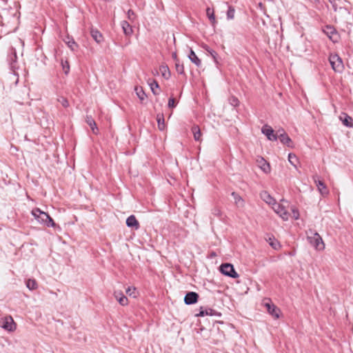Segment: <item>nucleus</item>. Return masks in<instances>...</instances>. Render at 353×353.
I'll return each mask as SVG.
<instances>
[{
	"instance_id": "nucleus-1",
	"label": "nucleus",
	"mask_w": 353,
	"mask_h": 353,
	"mask_svg": "<svg viewBox=\"0 0 353 353\" xmlns=\"http://www.w3.org/2000/svg\"><path fill=\"white\" fill-rule=\"evenodd\" d=\"M31 213L39 223L44 224L48 227H54L55 225L53 219L49 214L41 211L39 208L33 209Z\"/></svg>"
},
{
	"instance_id": "nucleus-2",
	"label": "nucleus",
	"mask_w": 353,
	"mask_h": 353,
	"mask_svg": "<svg viewBox=\"0 0 353 353\" xmlns=\"http://www.w3.org/2000/svg\"><path fill=\"white\" fill-rule=\"evenodd\" d=\"M307 239L309 243L317 250H323L325 244L321 236L317 233L310 230L307 232Z\"/></svg>"
},
{
	"instance_id": "nucleus-3",
	"label": "nucleus",
	"mask_w": 353,
	"mask_h": 353,
	"mask_svg": "<svg viewBox=\"0 0 353 353\" xmlns=\"http://www.w3.org/2000/svg\"><path fill=\"white\" fill-rule=\"evenodd\" d=\"M0 326L5 330L12 332L17 329V324L11 316H6L0 319Z\"/></svg>"
},
{
	"instance_id": "nucleus-4",
	"label": "nucleus",
	"mask_w": 353,
	"mask_h": 353,
	"mask_svg": "<svg viewBox=\"0 0 353 353\" xmlns=\"http://www.w3.org/2000/svg\"><path fill=\"white\" fill-rule=\"evenodd\" d=\"M285 202L284 200H281V203H276L273 207L274 211L279 215L280 217L282 218L283 220L287 221L288 220L290 217V214L288 212L285 206L284 205L283 203ZM285 203H287L285 201Z\"/></svg>"
},
{
	"instance_id": "nucleus-5",
	"label": "nucleus",
	"mask_w": 353,
	"mask_h": 353,
	"mask_svg": "<svg viewBox=\"0 0 353 353\" xmlns=\"http://www.w3.org/2000/svg\"><path fill=\"white\" fill-rule=\"evenodd\" d=\"M330 63L332 69L337 72H341L343 70V63L342 59L337 54H332L330 57Z\"/></svg>"
},
{
	"instance_id": "nucleus-6",
	"label": "nucleus",
	"mask_w": 353,
	"mask_h": 353,
	"mask_svg": "<svg viewBox=\"0 0 353 353\" xmlns=\"http://www.w3.org/2000/svg\"><path fill=\"white\" fill-rule=\"evenodd\" d=\"M220 270L222 274L228 276L232 278L239 277V274L234 270V268L232 264L225 263L222 264L220 267Z\"/></svg>"
},
{
	"instance_id": "nucleus-7",
	"label": "nucleus",
	"mask_w": 353,
	"mask_h": 353,
	"mask_svg": "<svg viewBox=\"0 0 353 353\" xmlns=\"http://www.w3.org/2000/svg\"><path fill=\"white\" fill-rule=\"evenodd\" d=\"M262 133L266 136L270 141H276L275 132L272 128L268 125H265L261 129Z\"/></svg>"
},
{
	"instance_id": "nucleus-8",
	"label": "nucleus",
	"mask_w": 353,
	"mask_h": 353,
	"mask_svg": "<svg viewBox=\"0 0 353 353\" xmlns=\"http://www.w3.org/2000/svg\"><path fill=\"white\" fill-rule=\"evenodd\" d=\"M313 179L319 192L322 195H327L329 192L324 183L319 179L318 176H314Z\"/></svg>"
},
{
	"instance_id": "nucleus-9",
	"label": "nucleus",
	"mask_w": 353,
	"mask_h": 353,
	"mask_svg": "<svg viewBox=\"0 0 353 353\" xmlns=\"http://www.w3.org/2000/svg\"><path fill=\"white\" fill-rule=\"evenodd\" d=\"M114 296L117 300L119 303L123 306L128 304V298L123 294L122 291L116 290L114 292Z\"/></svg>"
},
{
	"instance_id": "nucleus-10",
	"label": "nucleus",
	"mask_w": 353,
	"mask_h": 353,
	"mask_svg": "<svg viewBox=\"0 0 353 353\" xmlns=\"http://www.w3.org/2000/svg\"><path fill=\"white\" fill-rule=\"evenodd\" d=\"M199 295L197 293L190 292L186 294L184 298V302L187 305H191L197 302Z\"/></svg>"
},
{
	"instance_id": "nucleus-11",
	"label": "nucleus",
	"mask_w": 353,
	"mask_h": 353,
	"mask_svg": "<svg viewBox=\"0 0 353 353\" xmlns=\"http://www.w3.org/2000/svg\"><path fill=\"white\" fill-rule=\"evenodd\" d=\"M265 306L268 310V312L275 319H278L279 317V310L271 303H265Z\"/></svg>"
},
{
	"instance_id": "nucleus-12",
	"label": "nucleus",
	"mask_w": 353,
	"mask_h": 353,
	"mask_svg": "<svg viewBox=\"0 0 353 353\" xmlns=\"http://www.w3.org/2000/svg\"><path fill=\"white\" fill-rule=\"evenodd\" d=\"M258 166L265 173H268L270 172V164L263 158L262 156H260L259 159H257Z\"/></svg>"
},
{
	"instance_id": "nucleus-13",
	"label": "nucleus",
	"mask_w": 353,
	"mask_h": 353,
	"mask_svg": "<svg viewBox=\"0 0 353 353\" xmlns=\"http://www.w3.org/2000/svg\"><path fill=\"white\" fill-rule=\"evenodd\" d=\"M261 198L268 205H272V207L276 203L275 199L267 192H263L261 194Z\"/></svg>"
},
{
	"instance_id": "nucleus-14",
	"label": "nucleus",
	"mask_w": 353,
	"mask_h": 353,
	"mask_svg": "<svg viewBox=\"0 0 353 353\" xmlns=\"http://www.w3.org/2000/svg\"><path fill=\"white\" fill-rule=\"evenodd\" d=\"M126 225L130 228H134L135 229H138L139 227V224L136 217L134 215H130L126 219Z\"/></svg>"
},
{
	"instance_id": "nucleus-15",
	"label": "nucleus",
	"mask_w": 353,
	"mask_h": 353,
	"mask_svg": "<svg viewBox=\"0 0 353 353\" xmlns=\"http://www.w3.org/2000/svg\"><path fill=\"white\" fill-rule=\"evenodd\" d=\"M278 139L283 145H285L286 146H288L289 148L293 147V142H292V139L290 138V137L288 135V134H285V135H280V138H279Z\"/></svg>"
},
{
	"instance_id": "nucleus-16",
	"label": "nucleus",
	"mask_w": 353,
	"mask_h": 353,
	"mask_svg": "<svg viewBox=\"0 0 353 353\" xmlns=\"http://www.w3.org/2000/svg\"><path fill=\"white\" fill-rule=\"evenodd\" d=\"M189 59L194 63L197 67H200L201 65V61L198 58L195 52L190 49V54L188 55Z\"/></svg>"
},
{
	"instance_id": "nucleus-17",
	"label": "nucleus",
	"mask_w": 353,
	"mask_h": 353,
	"mask_svg": "<svg viewBox=\"0 0 353 353\" xmlns=\"http://www.w3.org/2000/svg\"><path fill=\"white\" fill-rule=\"evenodd\" d=\"M343 117H344L342 116L340 117V119L342 121L343 125L347 127L352 128L353 126L352 118L346 114H343Z\"/></svg>"
},
{
	"instance_id": "nucleus-18",
	"label": "nucleus",
	"mask_w": 353,
	"mask_h": 353,
	"mask_svg": "<svg viewBox=\"0 0 353 353\" xmlns=\"http://www.w3.org/2000/svg\"><path fill=\"white\" fill-rule=\"evenodd\" d=\"M121 27L125 35H130L133 32L131 26L126 21H123L121 22Z\"/></svg>"
},
{
	"instance_id": "nucleus-19",
	"label": "nucleus",
	"mask_w": 353,
	"mask_h": 353,
	"mask_svg": "<svg viewBox=\"0 0 353 353\" xmlns=\"http://www.w3.org/2000/svg\"><path fill=\"white\" fill-rule=\"evenodd\" d=\"M17 53H16L15 50L14 49H12V52L9 56V61H10V68L13 70L16 68L15 63L17 61Z\"/></svg>"
},
{
	"instance_id": "nucleus-20",
	"label": "nucleus",
	"mask_w": 353,
	"mask_h": 353,
	"mask_svg": "<svg viewBox=\"0 0 353 353\" xmlns=\"http://www.w3.org/2000/svg\"><path fill=\"white\" fill-rule=\"evenodd\" d=\"M159 70L161 72L162 76L165 79H168L170 77L171 74H170V69L168 65H161L159 68Z\"/></svg>"
},
{
	"instance_id": "nucleus-21",
	"label": "nucleus",
	"mask_w": 353,
	"mask_h": 353,
	"mask_svg": "<svg viewBox=\"0 0 353 353\" xmlns=\"http://www.w3.org/2000/svg\"><path fill=\"white\" fill-rule=\"evenodd\" d=\"M86 123L90 125L93 133L97 134V131L98 130V128L97 127V124H96L94 120L92 119V117L91 116L86 117Z\"/></svg>"
},
{
	"instance_id": "nucleus-22",
	"label": "nucleus",
	"mask_w": 353,
	"mask_h": 353,
	"mask_svg": "<svg viewBox=\"0 0 353 353\" xmlns=\"http://www.w3.org/2000/svg\"><path fill=\"white\" fill-rule=\"evenodd\" d=\"M157 120L158 123V128L160 130H164L165 125V119L163 114H158L157 116Z\"/></svg>"
},
{
	"instance_id": "nucleus-23",
	"label": "nucleus",
	"mask_w": 353,
	"mask_h": 353,
	"mask_svg": "<svg viewBox=\"0 0 353 353\" xmlns=\"http://www.w3.org/2000/svg\"><path fill=\"white\" fill-rule=\"evenodd\" d=\"M91 35L95 41L100 43L103 40L102 34L97 30H92Z\"/></svg>"
},
{
	"instance_id": "nucleus-24",
	"label": "nucleus",
	"mask_w": 353,
	"mask_h": 353,
	"mask_svg": "<svg viewBox=\"0 0 353 353\" xmlns=\"http://www.w3.org/2000/svg\"><path fill=\"white\" fill-rule=\"evenodd\" d=\"M214 313H215V311L212 309H210V308L203 309L201 307L200 312L198 314H196V316H204L205 315L212 316L214 314Z\"/></svg>"
},
{
	"instance_id": "nucleus-25",
	"label": "nucleus",
	"mask_w": 353,
	"mask_h": 353,
	"mask_svg": "<svg viewBox=\"0 0 353 353\" xmlns=\"http://www.w3.org/2000/svg\"><path fill=\"white\" fill-rule=\"evenodd\" d=\"M134 90H135L137 96L139 97L140 101H143L145 99L146 95H145V92L142 89V88L137 86V87H135Z\"/></svg>"
},
{
	"instance_id": "nucleus-26",
	"label": "nucleus",
	"mask_w": 353,
	"mask_h": 353,
	"mask_svg": "<svg viewBox=\"0 0 353 353\" xmlns=\"http://www.w3.org/2000/svg\"><path fill=\"white\" fill-rule=\"evenodd\" d=\"M194 134V138L196 141H199L201 137L200 128L198 125H194L192 128Z\"/></svg>"
},
{
	"instance_id": "nucleus-27",
	"label": "nucleus",
	"mask_w": 353,
	"mask_h": 353,
	"mask_svg": "<svg viewBox=\"0 0 353 353\" xmlns=\"http://www.w3.org/2000/svg\"><path fill=\"white\" fill-rule=\"evenodd\" d=\"M203 48L210 54L216 63H218V54L214 50L210 49L208 46L205 45Z\"/></svg>"
},
{
	"instance_id": "nucleus-28",
	"label": "nucleus",
	"mask_w": 353,
	"mask_h": 353,
	"mask_svg": "<svg viewBox=\"0 0 353 353\" xmlns=\"http://www.w3.org/2000/svg\"><path fill=\"white\" fill-rule=\"evenodd\" d=\"M206 14L212 24L216 23L214 10L210 8L206 9Z\"/></svg>"
},
{
	"instance_id": "nucleus-29",
	"label": "nucleus",
	"mask_w": 353,
	"mask_h": 353,
	"mask_svg": "<svg viewBox=\"0 0 353 353\" xmlns=\"http://www.w3.org/2000/svg\"><path fill=\"white\" fill-rule=\"evenodd\" d=\"M175 68L179 74H182L184 73L183 64L181 63L180 60H176L175 62Z\"/></svg>"
},
{
	"instance_id": "nucleus-30",
	"label": "nucleus",
	"mask_w": 353,
	"mask_h": 353,
	"mask_svg": "<svg viewBox=\"0 0 353 353\" xmlns=\"http://www.w3.org/2000/svg\"><path fill=\"white\" fill-rule=\"evenodd\" d=\"M232 196L236 204H241V205H243V200L240 195H239L236 192H233L232 193Z\"/></svg>"
},
{
	"instance_id": "nucleus-31",
	"label": "nucleus",
	"mask_w": 353,
	"mask_h": 353,
	"mask_svg": "<svg viewBox=\"0 0 353 353\" xmlns=\"http://www.w3.org/2000/svg\"><path fill=\"white\" fill-rule=\"evenodd\" d=\"M26 286L30 290H34L37 287V283L34 279H28L26 282Z\"/></svg>"
},
{
	"instance_id": "nucleus-32",
	"label": "nucleus",
	"mask_w": 353,
	"mask_h": 353,
	"mask_svg": "<svg viewBox=\"0 0 353 353\" xmlns=\"http://www.w3.org/2000/svg\"><path fill=\"white\" fill-rule=\"evenodd\" d=\"M65 42L66 43L68 46L72 50H75V47H77V44H76V43H75V41H74L73 39H70L69 37H68L67 40H65Z\"/></svg>"
},
{
	"instance_id": "nucleus-33",
	"label": "nucleus",
	"mask_w": 353,
	"mask_h": 353,
	"mask_svg": "<svg viewBox=\"0 0 353 353\" xmlns=\"http://www.w3.org/2000/svg\"><path fill=\"white\" fill-rule=\"evenodd\" d=\"M234 13H235L234 8H232V6H230L228 8V10L227 12L228 19H230V20L233 19L234 17Z\"/></svg>"
},
{
	"instance_id": "nucleus-34",
	"label": "nucleus",
	"mask_w": 353,
	"mask_h": 353,
	"mask_svg": "<svg viewBox=\"0 0 353 353\" xmlns=\"http://www.w3.org/2000/svg\"><path fill=\"white\" fill-rule=\"evenodd\" d=\"M150 86L151 90L152 91L153 94H157L158 93L156 92L155 89L159 88L158 83L155 80H153L152 82L150 83Z\"/></svg>"
},
{
	"instance_id": "nucleus-35",
	"label": "nucleus",
	"mask_w": 353,
	"mask_h": 353,
	"mask_svg": "<svg viewBox=\"0 0 353 353\" xmlns=\"http://www.w3.org/2000/svg\"><path fill=\"white\" fill-rule=\"evenodd\" d=\"M57 100L64 108L68 107L69 103L65 97H60L57 99Z\"/></svg>"
},
{
	"instance_id": "nucleus-36",
	"label": "nucleus",
	"mask_w": 353,
	"mask_h": 353,
	"mask_svg": "<svg viewBox=\"0 0 353 353\" xmlns=\"http://www.w3.org/2000/svg\"><path fill=\"white\" fill-rule=\"evenodd\" d=\"M135 291H136L135 288H132V287H128L125 290L126 294H128L129 296H132L133 297H136Z\"/></svg>"
},
{
	"instance_id": "nucleus-37",
	"label": "nucleus",
	"mask_w": 353,
	"mask_h": 353,
	"mask_svg": "<svg viewBox=\"0 0 353 353\" xmlns=\"http://www.w3.org/2000/svg\"><path fill=\"white\" fill-rule=\"evenodd\" d=\"M270 245L275 250L280 247L279 243L274 239H269Z\"/></svg>"
},
{
	"instance_id": "nucleus-38",
	"label": "nucleus",
	"mask_w": 353,
	"mask_h": 353,
	"mask_svg": "<svg viewBox=\"0 0 353 353\" xmlns=\"http://www.w3.org/2000/svg\"><path fill=\"white\" fill-rule=\"evenodd\" d=\"M288 159L289 162L293 165L294 166H296V163L298 161L297 156H288Z\"/></svg>"
},
{
	"instance_id": "nucleus-39",
	"label": "nucleus",
	"mask_w": 353,
	"mask_h": 353,
	"mask_svg": "<svg viewBox=\"0 0 353 353\" xmlns=\"http://www.w3.org/2000/svg\"><path fill=\"white\" fill-rule=\"evenodd\" d=\"M127 15H128V19L130 21H133L135 19V14L133 10H129L127 12Z\"/></svg>"
},
{
	"instance_id": "nucleus-40",
	"label": "nucleus",
	"mask_w": 353,
	"mask_h": 353,
	"mask_svg": "<svg viewBox=\"0 0 353 353\" xmlns=\"http://www.w3.org/2000/svg\"><path fill=\"white\" fill-rule=\"evenodd\" d=\"M285 134H287L285 130L282 128L281 129H279L277 130L276 132H275V136L276 137V140L280 138V135H285Z\"/></svg>"
},
{
	"instance_id": "nucleus-41",
	"label": "nucleus",
	"mask_w": 353,
	"mask_h": 353,
	"mask_svg": "<svg viewBox=\"0 0 353 353\" xmlns=\"http://www.w3.org/2000/svg\"><path fill=\"white\" fill-rule=\"evenodd\" d=\"M212 213L214 215V216H220L221 215V210L219 208H214L212 210Z\"/></svg>"
},
{
	"instance_id": "nucleus-42",
	"label": "nucleus",
	"mask_w": 353,
	"mask_h": 353,
	"mask_svg": "<svg viewBox=\"0 0 353 353\" xmlns=\"http://www.w3.org/2000/svg\"><path fill=\"white\" fill-rule=\"evenodd\" d=\"M168 105L170 108H174L176 106L175 99L174 98H170Z\"/></svg>"
},
{
	"instance_id": "nucleus-43",
	"label": "nucleus",
	"mask_w": 353,
	"mask_h": 353,
	"mask_svg": "<svg viewBox=\"0 0 353 353\" xmlns=\"http://www.w3.org/2000/svg\"><path fill=\"white\" fill-rule=\"evenodd\" d=\"M292 216L294 219L297 220L299 217V213L298 210L292 208Z\"/></svg>"
},
{
	"instance_id": "nucleus-44",
	"label": "nucleus",
	"mask_w": 353,
	"mask_h": 353,
	"mask_svg": "<svg viewBox=\"0 0 353 353\" xmlns=\"http://www.w3.org/2000/svg\"><path fill=\"white\" fill-rule=\"evenodd\" d=\"M62 66H63V69L65 71V73L67 74L69 71V64H68V61H65V63H63V61H62Z\"/></svg>"
},
{
	"instance_id": "nucleus-45",
	"label": "nucleus",
	"mask_w": 353,
	"mask_h": 353,
	"mask_svg": "<svg viewBox=\"0 0 353 353\" xmlns=\"http://www.w3.org/2000/svg\"><path fill=\"white\" fill-rule=\"evenodd\" d=\"M231 104L234 106H236L239 103V101L236 97H232L231 99Z\"/></svg>"
},
{
	"instance_id": "nucleus-46",
	"label": "nucleus",
	"mask_w": 353,
	"mask_h": 353,
	"mask_svg": "<svg viewBox=\"0 0 353 353\" xmlns=\"http://www.w3.org/2000/svg\"><path fill=\"white\" fill-rule=\"evenodd\" d=\"M172 59H174V62H176V60H179V58H178V57H177L176 52H173V53L172 54Z\"/></svg>"
}]
</instances>
